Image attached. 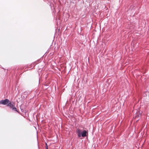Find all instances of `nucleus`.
Returning <instances> with one entry per match:
<instances>
[{
	"label": "nucleus",
	"instance_id": "6",
	"mask_svg": "<svg viewBox=\"0 0 149 149\" xmlns=\"http://www.w3.org/2000/svg\"><path fill=\"white\" fill-rule=\"evenodd\" d=\"M47 149H48L47 148Z\"/></svg>",
	"mask_w": 149,
	"mask_h": 149
},
{
	"label": "nucleus",
	"instance_id": "3",
	"mask_svg": "<svg viewBox=\"0 0 149 149\" xmlns=\"http://www.w3.org/2000/svg\"><path fill=\"white\" fill-rule=\"evenodd\" d=\"M141 113L140 112H139V113H137L136 114V117H137V116H138V117L140 116L141 115Z\"/></svg>",
	"mask_w": 149,
	"mask_h": 149
},
{
	"label": "nucleus",
	"instance_id": "4",
	"mask_svg": "<svg viewBox=\"0 0 149 149\" xmlns=\"http://www.w3.org/2000/svg\"><path fill=\"white\" fill-rule=\"evenodd\" d=\"M7 106H10L11 107H12L13 106V104H12L11 103H8V104L7 105Z\"/></svg>",
	"mask_w": 149,
	"mask_h": 149
},
{
	"label": "nucleus",
	"instance_id": "2",
	"mask_svg": "<svg viewBox=\"0 0 149 149\" xmlns=\"http://www.w3.org/2000/svg\"><path fill=\"white\" fill-rule=\"evenodd\" d=\"M9 102V100L8 99H6L4 100H2L0 101V104H2L3 105L7 104Z\"/></svg>",
	"mask_w": 149,
	"mask_h": 149
},
{
	"label": "nucleus",
	"instance_id": "5",
	"mask_svg": "<svg viewBox=\"0 0 149 149\" xmlns=\"http://www.w3.org/2000/svg\"><path fill=\"white\" fill-rule=\"evenodd\" d=\"M13 109H15V110L16 111V108H15V107H13Z\"/></svg>",
	"mask_w": 149,
	"mask_h": 149
},
{
	"label": "nucleus",
	"instance_id": "1",
	"mask_svg": "<svg viewBox=\"0 0 149 149\" xmlns=\"http://www.w3.org/2000/svg\"><path fill=\"white\" fill-rule=\"evenodd\" d=\"M76 132L78 136L80 138L81 136L84 137L86 136L88 134V132L86 130H82L80 129H77L76 130Z\"/></svg>",
	"mask_w": 149,
	"mask_h": 149
}]
</instances>
